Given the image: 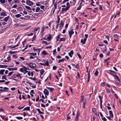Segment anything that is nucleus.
I'll use <instances>...</instances> for the list:
<instances>
[{
  "label": "nucleus",
  "instance_id": "nucleus-1",
  "mask_svg": "<svg viewBox=\"0 0 121 121\" xmlns=\"http://www.w3.org/2000/svg\"><path fill=\"white\" fill-rule=\"evenodd\" d=\"M60 35H58L57 36L56 38V40L57 41H65V38H60Z\"/></svg>",
  "mask_w": 121,
  "mask_h": 121
},
{
  "label": "nucleus",
  "instance_id": "nucleus-2",
  "mask_svg": "<svg viewBox=\"0 0 121 121\" xmlns=\"http://www.w3.org/2000/svg\"><path fill=\"white\" fill-rule=\"evenodd\" d=\"M33 3L29 0H27L26 1L27 4L30 6H31L33 5Z\"/></svg>",
  "mask_w": 121,
  "mask_h": 121
},
{
  "label": "nucleus",
  "instance_id": "nucleus-3",
  "mask_svg": "<svg viewBox=\"0 0 121 121\" xmlns=\"http://www.w3.org/2000/svg\"><path fill=\"white\" fill-rule=\"evenodd\" d=\"M45 29V26L44 25H43L41 28L40 33L42 35H43L44 30Z\"/></svg>",
  "mask_w": 121,
  "mask_h": 121
},
{
  "label": "nucleus",
  "instance_id": "nucleus-4",
  "mask_svg": "<svg viewBox=\"0 0 121 121\" xmlns=\"http://www.w3.org/2000/svg\"><path fill=\"white\" fill-rule=\"evenodd\" d=\"M39 64L42 65H43L44 66H48L49 65L48 61L46 60L45 63H40Z\"/></svg>",
  "mask_w": 121,
  "mask_h": 121
},
{
  "label": "nucleus",
  "instance_id": "nucleus-5",
  "mask_svg": "<svg viewBox=\"0 0 121 121\" xmlns=\"http://www.w3.org/2000/svg\"><path fill=\"white\" fill-rule=\"evenodd\" d=\"M43 93L45 95H49V92L46 89H45L43 91Z\"/></svg>",
  "mask_w": 121,
  "mask_h": 121
},
{
  "label": "nucleus",
  "instance_id": "nucleus-6",
  "mask_svg": "<svg viewBox=\"0 0 121 121\" xmlns=\"http://www.w3.org/2000/svg\"><path fill=\"white\" fill-rule=\"evenodd\" d=\"M4 90L1 89H0V91H6L7 92L9 90V88L6 87H3Z\"/></svg>",
  "mask_w": 121,
  "mask_h": 121
},
{
  "label": "nucleus",
  "instance_id": "nucleus-7",
  "mask_svg": "<svg viewBox=\"0 0 121 121\" xmlns=\"http://www.w3.org/2000/svg\"><path fill=\"white\" fill-rule=\"evenodd\" d=\"M80 115V113L79 111H77V114H76V117L75 120L76 121H77L78 120V117Z\"/></svg>",
  "mask_w": 121,
  "mask_h": 121
},
{
  "label": "nucleus",
  "instance_id": "nucleus-8",
  "mask_svg": "<svg viewBox=\"0 0 121 121\" xmlns=\"http://www.w3.org/2000/svg\"><path fill=\"white\" fill-rule=\"evenodd\" d=\"M74 52L73 50H71L70 52L69 53L68 55L70 57H72V55H73Z\"/></svg>",
  "mask_w": 121,
  "mask_h": 121
},
{
  "label": "nucleus",
  "instance_id": "nucleus-9",
  "mask_svg": "<svg viewBox=\"0 0 121 121\" xmlns=\"http://www.w3.org/2000/svg\"><path fill=\"white\" fill-rule=\"evenodd\" d=\"M33 50L34 51H36L37 52H38V54H39V52L40 51V50L39 48H36L35 47H34L33 48Z\"/></svg>",
  "mask_w": 121,
  "mask_h": 121
},
{
  "label": "nucleus",
  "instance_id": "nucleus-10",
  "mask_svg": "<svg viewBox=\"0 0 121 121\" xmlns=\"http://www.w3.org/2000/svg\"><path fill=\"white\" fill-rule=\"evenodd\" d=\"M30 107H29L27 106L26 107L24 108L23 110V111H25L26 110V111H30Z\"/></svg>",
  "mask_w": 121,
  "mask_h": 121
},
{
  "label": "nucleus",
  "instance_id": "nucleus-11",
  "mask_svg": "<svg viewBox=\"0 0 121 121\" xmlns=\"http://www.w3.org/2000/svg\"><path fill=\"white\" fill-rule=\"evenodd\" d=\"M86 41V39H82L81 40V42L82 43V44H85Z\"/></svg>",
  "mask_w": 121,
  "mask_h": 121
},
{
  "label": "nucleus",
  "instance_id": "nucleus-12",
  "mask_svg": "<svg viewBox=\"0 0 121 121\" xmlns=\"http://www.w3.org/2000/svg\"><path fill=\"white\" fill-rule=\"evenodd\" d=\"M109 114L110 115V117L112 118H113V115L112 113V112L111 111H109Z\"/></svg>",
  "mask_w": 121,
  "mask_h": 121
},
{
  "label": "nucleus",
  "instance_id": "nucleus-13",
  "mask_svg": "<svg viewBox=\"0 0 121 121\" xmlns=\"http://www.w3.org/2000/svg\"><path fill=\"white\" fill-rule=\"evenodd\" d=\"M69 8V7L68 6H67L66 8H62V10L63 11H66L67 10H68Z\"/></svg>",
  "mask_w": 121,
  "mask_h": 121
},
{
  "label": "nucleus",
  "instance_id": "nucleus-14",
  "mask_svg": "<svg viewBox=\"0 0 121 121\" xmlns=\"http://www.w3.org/2000/svg\"><path fill=\"white\" fill-rule=\"evenodd\" d=\"M46 87L48 89L50 90V91L51 92H52L54 90V88H50V87H48L47 86Z\"/></svg>",
  "mask_w": 121,
  "mask_h": 121
},
{
  "label": "nucleus",
  "instance_id": "nucleus-15",
  "mask_svg": "<svg viewBox=\"0 0 121 121\" xmlns=\"http://www.w3.org/2000/svg\"><path fill=\"white\" fill-rule=\"evenodd\" d=\"M9 16H7L5 17L3 20L5 22H7L9 20Z\"/></svg>",
  "mask_w": 121,
  "mask_h": 121
},
{
  "label": "nucleus",
  "instance_id": "nucleus-16",
  "mask_svg": "<svg viewBox=\"0 0 121 121\" xmlns=\"http://www.w3.org/2000/svg\"><path fill=\"white\" fill-rule=\"evenodd\" d=\"M8 69L9 71L15 70H17V68H8Z\"/></svg>",
  "mask_w": 121,
  "mask_h": 121
},
{
  "label": "nucleus",
  "instance_id": "nucleus-17",
  "mask_svg": "<svg viewBox=\"0 0 121 121\" xmlns=\"http://www.w3.org/2000/svg\"><path fill=\"white\" fill-rule=\"evenodd\" d=\"M64 22L62 20H61L60 21V27H61L63 26L64 25Z\"/></svg>",
  "mask_w": 121,
  "mask_h": 121
},
{
  "label": "nucleus",
  "instance_id": "nucleus-18",
  "mask_svg": "<svg viewBox=\"0 0 121 121\" xmlns=\"http://www.w3.org/2000/svg\"><path fill=\"white\" fill-rule=\"evenodd\" d=\"M73 29H72L71 30L69 31V34H71V35L73 34L74 33V32L73 31Z\"/></svg>",
  "mask_w": 121,
  "mask_h": 121
},
{
  "label": "nucleus",
  "instance_id": "nucleus-19",
  "mask_svg": "<svg viewBox=\"0 0 121 121\" xmlns=\"http://www.w3.org/2000/svg\"><path fill=\"white\" fill-rule=\"evenodd\" d=\"M1 16H6L7 15L6 14L5 11L4 12H1Z\"/></svg>",
  "mask_w": 121,
  "mask_h": 121
},
{
  "label": "nucleus",
  "instance_id": "nucleus-20",
  "mask_svg": "<svg viewBox=\"0 0 121 121\" xmlns=\"http://www.w3.org/2000/svg\"><path fill=\"white\" fill-rule=\"evenodd\" d=\"M86 100H85V101L83 102L82 104V107L84 108H85V105L86 103Z\"/></svg>",
  "mask_w": 121,
  "mask_h": 121
},
{
  "label": "nucleus",
  "instance_id": "nucleus-21",
  "mask_svg": "<svg viewBox=\"0 0 121 121\" xmlns=\"http://www.w3.org/2000/svg\"><path fill=\"white\" fill-rule=\"evenodd\" d=\"M34 64L35 65V64L34 63ZM33 63H30L29 65V67L31 68H35V66H33Z\"/></svg>",
  "mask_w": 121,
  "mask_h": 121
},
{
  "label": "nucleus",
  "instance_id": "nucleus-22",
  "mask_svg": "<svg viewBox=\"0 0 121 121\" xmlns=\"http://www.w3.org/2000/svg\"><path fill=\"white\" fill-rule=\"evenodd\" d=\"M28 54L30 55L31 56L32 55L34 56L37 55L36 53H29Z\"/></svg>",
  "mask_w": 121,
  "mask_h": 121
},
{
  "label": "nucleus",
  "instance_id": "nucleus-23",
  "mask_svg": "<svg viewBox=\"0 0 121 121\" xmlns=\"http://www.w3.org/2000/svg\"><path fill=\"white\" fill-rule=\"evenodd\" d=\"M42 54L44 55H45L48 54V53L45 50L43 51L42 52Z\"/></svg>",
  "mask_w": 121,
  "mask_h": 121
},
{
  "label": "nucleus",
  "instance_id": "nucleus-24",
  "mask_svg": "<svg viewBox=\"0 0 121 121\" xmlns=\"http://www.w3.org/2000/svg\"><path fill=\"white\" fill-rule=\"evenodd\" d=\"M7 66V65H0V68H6Z\"/></svg>",
  "mask_w": 121,
  "mask_h": 121
},
{
  "label": "nucleus",
  "instance_id": "nucleus-25",
  "mask_svg": "<svg viewBox=\"0 0 121 121\" xmlns=\"http://www.w3.org/2000/svg\"><path fill=\"white\" fill-rule=\"evenodd\" d=\"M4 71L5 70L4 69H2L0 70V74L1 75H3Z\"/></svg>",
  "mask_w": 121,
  "mask_h": 121
},
{
  "label": "nucleus",
  "instance_id": "nucleus-26",
  "mask_svg": "<svg viewBox=\"0 0 121 121\" xmlns=\"http://www.w3.org/2000/svg\"><path fill=\"white\" fill-rule=\"evenodd\" d=\"M88 82L90 80V72L89 71L88 73Z\"/></svg>",
  "mask_w": 121,
  "mask_h": 121
},
{
  "label": "nucleus",
  "instance_id": "nucleus-27",
  "mask_svg": "<svg viewBox=\"0 0 121 121\" xmlns=\"http://www.w3.org/2000/svg\"><path fill=\"white\" fill-rule=\"evenodd\" d=\"M65 60V58H63V59H61V60H58V63H60L61 62H62L63 61H64Z\"/></svg>",
  "mask_w": 121,
  "mask_h": 121
},
{
  "label": "nucleus",
  "instance_id": "nucleus-28",
  "mask_svg": "<svg viewBox=\"0 0 121 121\" xmlns=\"http://www.w3.org/2000/svg\"><path fill=\"white\" fill-rule=\"evenodd\" d=\"M21 15L19 14H17L15 15V17L16 18H19L21 17Z\"/></svg>",
  "mask_w": 121,
  "mask_h": 121
},
{
  "label": "nucleus",
  "instance_id": "nucleus-29",
  "mask_svg": "<svg viewBox=\"0 0 121 121\" xmlns=\"http://www.w3.org/2000/svg\"><path fill=\"white\" fill-rule=\"evenodd\" d=\"M44 72V70H43V69H42L41 70H40V75H42L43 74V73Z\"/></svg>",
  "mask_w": 121,
  "mask_h": 121
},
{
  "label": "nucleus",
  "instance_id": "nucleus-30",
  "mask_svg": "<svg viewBox=\"0 0 121 121\" xmlns=\"http://www.w3.org/2000/svg\"><path fill=\"white\" fill-rule=\"evenodd\" d=\"M39 28L40 27H35L34 29V31H37Z\"/></svg>",
  "mask_w": 121,
  "mask_h": 121
},
{
  "label": "nucleus",
  "instance_id": "nucleus-31",
  "mask_svg": "<svg viewBox=\"0 0 121 121\" xmlns=\"http://www.w3.org/2000/svg\"><path fill=\"white\" fill-rule=\"evenodd\" d=\"M0 2L2 4H4L5 3V0H0Z\"/></svg>",
  "mask_w": 121,
  "mask_h": 121
},
{
  "label": "nucleus",
  "instance_id": "nucleus-32",
  "mask_svg": "<svg viewBox=\"0 0 121 121\" xmlns=\"http://www.w3.org/2000/svg\"><path fill=\"white\" fill-rule=\"evenodd\" d=\"M2 79H4L6 80H7V79L6 78V76L5 75H4V76H2Z\"/></svg>",
  "mask_w": 121,
  "mask_h": 121
},
{
  "label": "nucleus",
  "instance_id": "nucleus-33",
  "mask_svg": "<svg viewBox=\"0 0 121 121\" xmlns=\"http://www.w3.org/2000/svg\"><path fill=\"white\" fill-rule=\"evenodd\" d=\"M113 37L116 38L118 39L119 36L117 34H115L113 35Z\"/></svg>",
  "mask_w": 121,
  "mask_h": 121
},
{
  "label": "nucleus",
  "instance_id": "nucleus-34",
  "mask_svg": "<svg viewBox=\"0 0 121 121\" xmlns=\"http://www.w3.org/2000/svg\"><path fill=\"white\" fill-rule=\"evenodd\" d=\"M25 7L27 9L31 10V8L30 7L27 6H25Z\"/></svg>",
  "mask_w": 121,
  "mask_h": 121
},
{
  "label": "nucleus",
  "instance_id": "nucleus-35",
  "mask_svg": "<svg viewBox=\"0 0 121 121\" xmlns=\"http://www.w3.org/2000/svg\"><path fill=\"white\" fill-rule=\"evenodd\" d=\"M99 73V72L97 70H96L94 73L95 75L97 76H98Z\"/></svg>",
  "mask_w": 121,
  "mask_h": 121
},
{
  "label": "nucleus",
  "instance_id": "nucleus-36",
  "mask_svg": "<svg viewBox=\"0 0 121 121\" xmlns=\"http://www.w3.org/2000/svg\"><path fill=\"white\" fill-rule=\"evenodd\" d=\"M11 56H9L7 58V61L8 62L10 61L11 60Z\"/></svg>",
  "mask_w": 121,
  "mask_h": 121
},
{
  "label": "nucleus",
  "instance_id": "nucleus-37",
  "mask_svg": "<svg viewBox=\"0 0 121 121\" xmlns=\"http://www.w3.org/2000/svg\"><path fill=\"white\" fill-rule=\"evenodd\" d=\"M16 76L18 78H19L20 79H21L22 77L21 76H20V74L16 75Z\"/></svg>",
  "mask_w": 121,
  "mask_h": 121
},
{
  "label": "nucleus",
  "instance_id": "nucleus-38",
  "mask_svg": "<svg viewBox=\"0 0 121 121\" xmlns=\"http://www.w3.org/2000/svg\"><path fill=\"white\" fill-rule=\"evenodd\" d=\"M36 36L35 35H34L33 37V38L32 39V41H33L34 40H35L36 39Z\"/></svg>",
  "mask_w": 121,
  "mask_h": 121
},
{
  "label": "nucleus",
  "instance_id": "nucleus-39",
  "mask_svg": "<svg viewBox=\"0 0 121 121\" xmlns=\"http://www.w3.org/2000/svg\"><path fill=\"white\" fill-rule=\"evenodd\" d=\"M80 77V75L79 74V72H77V78L78 79Z\"/></svg>",
  "mask_w": 121,
  "mask_h": 121
},
{
  "label": "nucleus",
  "instance_id": "nucleus-40",
  "mask_svg": "<svg viewBox=\"0 0 121 121\" xmlns=\"http://www.w3.org/2000/svg\"><path fill=\"white\" fill-rule=\"evenodd\" d=\"M40 8L39 7H37L35 10V12H39L40 10Z\"/></svg>",
  "mask_w": 121,
  "mask_h": 121
},
{
  "label": "nucleus",
  "instance_id": "nucleus-41",
  "mask_svg": "<svg viewBox=\"0 0 121 121\" xmlns=\"http://www.w3.org/2000/svg\"><path fill=\"white\" fill-rule=\"evenodd\" d=\"M58 19V21L57 22H56V23H57L58 24L59 23L60 18L59 17V16H58L57 18Z\"/></svg>",
  "mask_w": 121,
  "mask_h": 121
},
{
  "label": "nucleus",
  "instance_id": "nucleus-42",
  "mask_svg": "<svg viewBox=\"0 0 121 121\" xmlns=\"http://www.w3.org/2000/svg\"><path fill=\"white\" fill-rule=\"evenodd\" d=\"M105 84H106L105 82H103L101 83V86H105Z\"/></svg>",
  "mask_w": 121,
  "mask_h": 121
},
{
  "label": "nucleus",
  "instance_id": "nucleus-43",
  "mask_svg": "<svg viewBox=\"0 0 121 121\" xmlns=\"http://www.w3.org/2000/svg\"><path fill=\"white\" fill-rule=\"evenodd\" d=\"M57 68V67L55 65L53 66V69L54 70H56Z\"/></svg>",
  "mask_w": 121,
  "mask_h": 121
},
{
  "label": "nucleus",
  "instance_id": "nucleus-44",
  "mask_svg": "<svg viewBox=\"0 0 121 121\" xmlns=\"http://www.w3.org/2000/svg\"><path fill=\"white\" fill-rule=\"evenodd\" d=\"M16 118L18 120L22 119L23 118L21 117H16Z\"/></svg>",
  "mask_w": 121,
  "mask_h": 121
},
{
  "label": "nucleus",
  "instance_id": "nucleus-45",
  "mask_svg": "<svg viewBox=\"0 0 121 121\" xmlns=\"http://www.w3.org/2000/svg\"><path fill=\"white\" fill-rule=\"evenodd\" d=\"M70 113H69L67 116V119L69 120L70 119V116H69V114H70Z\"/></svg>",
  "mask_w": 121,
  "mask_h": 121
},
{
  "label": "nucleus",
  "instance_id": "nucleus-46",
  "mask_svg": "<svg viewBox=\"0 0 121 121\" xmlns=\"http://www.w3.org/2000/svg\"><path fill=\"white\" fill-rule=\"evenodd\" d=\"M110 74H111V75L114 77H115L116 76V75H115L113 73H111V72H110Z\"/></svg>",
  "mask_w": 121,
  "mask_h": 121
},
{
  "label": "nucleus",
  "instance_id": "nucleus-47",
  "mask_svg": "<svg viewBox=\"0 0 121 121\" xmlns=\"http://www.w3.org/2000/svg\"><path fill=\"white\" fill-rule=\"evenodd\" d=\"M28 78L30 79H32V80H35L37 79L36 78H32V77H30Z\"/></svg>",
  "mask_w": 121,
  "mask_h": 121
},
{
  "label": "nucleus",
  "instance_id": "nucleus-48",
  "mask_svg": "<svg viewBox=\"0 0 121 121\" xmlns=\"http://www.w3.org/2000/svg\"><path fill=\"white\" fill-rule=\"evenodd\" d=\"M81 6L79 5V6L77 7V10H80L81 9Z\"/></svg>",
  "mask_w": 121,
  "mask_h": 121
},
{
  "label": "nucleus",
  "instance_id": "nucleus-49",
  "mask_svg": "<svg viewBox=\"0 0 121 121\" xmlns=\"http://www.w3.org/2000/svg\"><path fill=\"white\" fill-rule=\"evenodd\" d=\"M13 71L11 72H10L8 74V76H9L11 75H12L13 73Z\"/></svg>",
  "mask_w": 121,
  "mask_h": 121
},
{
  "label": "nucleus",
  "instance_id": "nucleus-50",
  "mask_svg": "<svg viewBox=\"0 0 121 121\" xmlns=\"http://www.w3.org/2000/svg\"><path fill=\"white\" fill-rule=\"evenodd\" d=\"M103 56H104L103 55V54L102 53H101V54H100L99 55V57L101 58H103Z\"/></svg>",
  "mask_w": 121,
  "mask_h": 121
},
{
  "label": "nucleus",
  "instance_id": "nucleus-51",
  "mask_svg": "<svg viewBox=\"0 0 121 121\" xmlns=\"http://www.w3.org/2000/svg\"><path fill=\"white\" fill-rule=\"evenodd\" d=\"M102 119L104 121H107V119L104 117H102Z\"/></svg>",
  "mask_w": 121,
  "mask_h": 121
},
{
  "label": "nucleus",
  "instance_id": "nucleus-52",
  "mask_svg": "<svg viewBox=\"0 0 121 121\" xmlns=\"http://www.w3.org/2000/svg\"><path fill=\"white\" fill-rule=\"evenodd\" d=\"M95 108H93L92 109V112L93 113H95Z\"/></svg>",
  "mask_w": 121,
  "mask_h": 121
},
{
  "label": "nucleus",
  "instance_id": "nucleus-53",
  "mask_svg": "<svg viewBox=\"0 0 121 121\" xmlns=\"http://www.w3.org/2000/svg\"><path fill=\"white\" fill-rule=\"evenodd\" d=\"M53 55H54L55 54V53L56 52V49H54L53 51Z\"/></svg>",
  "mask_w": 121,
  "mask_h": 121
},
{
  "label": "nucleus",
  "instance_id": "nucleus-54",
  "mask_svg": "<svg viewBox=\"0 0 121 121\" xmlns=\"http://www.w3.org/2000/svg\"><path fill=\"white\" fill-rule=\"evenodd\" d=\"M24 69L23 68H21L19 69L20 71L22 72L24 71Z\"/></svg>",
  "mask_w": 121,
  "mask_h": 121
},
{
  "label": "nucleus",
  "instance_id": "nucleus-55",
  "mask_svg": "<svg viewBox=\"0 0 121 121\" xmlns=\"http://www.w3.org/2000/svg\"><path fill=\"white\" fill-rule=\"evenodd\" d=\"M34 33H31L30 34H28L27 35L29 36H32L33 35Z\"/></svg>",
  "mask_w": 121,
  "mask_h": 121
},
{
  "label": "nucleus",
  "instance_id": "nucleus-56",
  "mask_svg": "<svg viewBox=\"0 0 121 121\" xmlns=\"http://www.w3.org/2000/svg\"><path fill=\"white\" fill-rule=\"evenodd\" d=\"M107 39L108 41H109V37L108 35H107L105 37Z\"/></svg>",
  "mask_w": 121,
  "mask_h": 121
},
{
  "label": "nucleus",
  "instance_id": "nucleus-57",
  "mask_svg": "<svg viewBox=\"0 0 121 121\" xmlns=\"http://www.w3.org/2000/svg\"><path fill=\"white\" fill-rule=\"evenodd\" d=\"M57 4H56V3L54 5V9H56L57 8Z\"/></svg>",
  "mask_w": 121,
  "mask_h": 121
},
{
  "label": "nucleus",
  "instance_id": "nucleus-58",
  "mask_svg": "<svg viewBox=\"0 0 121 121\" xmlns=\"http://www.w3.org/2000/svg\"><path fill=\"white\" fill-rule=\"evenodd\" d=\"M56 58L57 59H60L61 58V57L60 56L57 55L56 56Z\"/></svg>",
  "mask_w": 121,
  "mask_h": 121
},
{
  "label": "nucleus",
  "instance_id": "nucleus-59",
  "mask_svg": "<svg viewBox=\"0 0 121 121\" xmlns=\"http://www.w3.org/2000/svg\"><path fill=\"white\" fill-rule=\"evenodd\" d=\"M16 10L15 9H13L11 10V12L13 13H14L16 12Z\"/></svg>",
  "mask_w": 121,
  "mask_h": 121
},
{
  "label": "nucleus",
  "instance_id": "nucleus-60",
  "mask_svg": "<svg viewBox=\"0 0 121 121\" xmlns=\"http://www.w3.org/2000/svg\"><path fill=\"white\" fill-rule=\"evenodd\" d=\"M42 43H44L45 44H47L48 43H47V42L46 41H42Z\"/></svg>",
  "mask_w": 121,
  "mask_h": 121
},
{
  "label": "nucleus",
  "instance_id": "nucleus-61",
  "mask_svg": "<svg viewBox=\"0 0 121 121\" xmlns=\"http://www.w3.org/2000/svg\"><path fill=\"white\" fill-rule=\"evenodd\" d=\"M24 107V106L22 107H20L19 106L17 108H18L20 110H21Z\"/></svg>",
  "mask_w": 121,
  "mask_h": 121
},
{
  "label": "nucleus",
  "instance_id": "nucleus-62",
  "mask_svg": "<svg viewBox=\"0 0 121 121\" xmlns=\"http://www.w3.org/2000/svg\"><path fill=\"white\" fill-rule=\"evenodd\" d=\"M22 8L21 7H19L18 8V10L20 11H22Z\"/></svg>",
  "mask_w": 121,
  "mask_h": 121
},
{
  "label": "nucleus",
  "instance_id": "nucleus-63",
  "mask_svg": "<svg viewBox=\"0 0 121 121\" xmlns=\"http://www.w3.org/2000/svg\"><path fill=\"white\" fill-rule=\"evenodd\" d=\"M77 54L78 55L79 58L80 59H81V55L80 54H78V53H77Z\"/></svg>",
  "mask_w": 121,
  "mask_h": 121
},
{
  "label": "nucleus",
  "instance_id": "nucleus-64",
  "mask_svg": "<svg viewBox=\"0 0 121 121\" xmlns=\"http://www.w3.org/2000/svg\"><path fill=\"white\" fill-rule=\"evenodd\" d=\"M5 7L7 9H9V6L8 4H6V5L5 6Z\"/></svg>",
  "mask_w": 121,
  "mask_h": 121
}]
</instances>
